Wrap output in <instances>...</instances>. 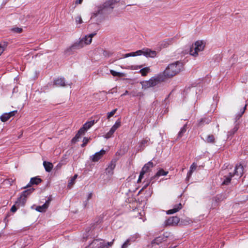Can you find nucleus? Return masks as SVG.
<instances>
[{"mask_svg": "<svg viewBox=\"0 0 248 248\" xmlns=\"http://www.w3.org/2000/svg\"><path fill=\"white\" fill-rule=\"evenodd\" d=\"M106 151L104 149L101 150L99 152L96 153L93 155L90 156V159L93 162H97L106 154Z\"/></svg>", "mask_w": 248, "mask_h": 248, "instance_id": "9b49d317", "label": "nucleus"}, {"mask_svg": "<svg viewBox=\"0 0 248 248\" xmlns=\"http://www.w3.org/2000/svg\"><path fill=\"white\" fill-rule=\"evenodd\" d=\"M78 177V175L77 174H75L74 175V176H73L68 181V185H67V187L69 188H71V187H72V186L75 183V182L76 181V179H77Z\"/></svg>", "mask_w": 248, "mask_h": 248, "instance_id": "cd10ccee", "label": "nucleus"}, {"mask_svg": "<svg viewBox=\"0 0 248 248\" xmlns=\"http://www.w3.org/2000/svg\"><path fill=\"white\" fill-rule=\"evenodd\" d=\"M103 244L101 243V239H93L85 248H102Z\"/></svg>", "mask_w": 248, "mask_h": 248, "instance_id": "1a4fd4ad", "label": "nucleus"}, {"mask_svg": "<svg viewBox=\"0 0 248 248\" xmlns=\"http://www.w3.org/2000/svg\"><path fill=\"white\" fill-rule=\"evenodd\" d=\"M61 166H62V164L59 163L57 165V167L58 168H61Z\"/></svg>", "mask_w": 248, "mask_h": 248, "instance_id": "864d4df0", "label": "nucleus"}, {"mask_svg": "<svg viewBox=\"0 0 248 248\" xmlns=\"http://www.w3.org/2000/svg\"><path fill=\"white\" fill-rule=\"evenodd\" d=\"M153 163L150 161H149L147 163L145 164L143 167L140 172V174L138 180V182H140L141 181V179L143 177L144 174L147 172L150 171L152 168L154 167Z\"/></svg>", "mask_w": 248, "mask_h": 248, "instance_id": "0eeeda50", "label": "nucleus"}, {"mask_svg": "<svg viewBox=\"0 0 248 248\" xmlns=\"http://www.w3.org/2000/svg\"><path fill=\"white\" fill-rule=\"evenodd\" d=\"M34 190L33 188H30L27 190H24L21 193V196L27 198V197Z\"/></svg>", "mask_w": 248, "mask_h": 248, "instance_id": "c756f323", "label": "nucleus"}, {"mask_svg": "<svg viewBox=\"0 0 248 248\" xmlns=\"http://www.w3.org/2000/svg\"><path fill=\"white\" fill-rule=\"evenodd\" d=\"M27 198L20 196V197L18 198L17 201L16 202V204L17 205V207L24 206L25 204Z\"/></svg>", "mask_w": 248, "mask_h": 248, "instance_id": "6ab92c4d", "label": "nucleus"}, {"mask_svg": "<svg viewBox=\"0 0 248 248\" xmlns=\"http://www.w3.org/2000/svg\"><path fill=\"white\" fill-rule=\"evenodd\" d=\"M95 123L94 120L86 122L80 129V133H85L86 131L91 127Z\"/></svg>", "mask_w": 248, "mask_h": 248, "instance_id": "2eb2a0df", "label": "nucleus"}, {"mask_svg": "<svg viewBox=\"0 0 248 248\" xmlns=\"http://www.w3.org/2000/svg\"><path fill=\"white\" fill-rule=\"evenodd\" d=\"M13 31L16 33H20L22 31V29L20 28H15L12 29Z\"/></svg>", "mask_w": 248, "mask_h": 248, "instance_id": "c03bdc74", "label": "nucleus"}, {"mask_svg": "<svg viewBox=\"0 0 248 248\" xmlns=\"http://www.w3.org/2000/svg\"><path fill=\"white\" fill-rule=\"evenodd\" d=\"M183 69V63L180 61L170 63L162 73L165 78H170L176 75Z\"/></svg>", "mask_w": 248, "mask_h": 248, "instance_id": "f03ea898", "label": "nucleus"}, {"mask_svg": "<svg viewBox=\"0 0 248 248\" xmlns=\"http://www.w3.org/2000/svg\"><path fill=\"white\" fill-rule=\"evenodd\" d=\"M9 119V116H8V114H7V113H4L0 116V120L2 122H6Z\"/></svg>", "mask_w": 248, "mask_h": 248, "instance_id": "4c0bfd02", "label": "nucleus"}, {"mask_svg": "<svg viewBox=\"0 0 248 248\" xmlns=\"http://www.w3.org/2000/svg\"><path fill=\"white\" fill-rule=\"evenodd\" d=\"M204 141L207 143H214L215 139L213 135H209L207 137L206 139Z\"/></svg>", "mask_w": 248, "mask_h": 248, "instance_id": "c85d7f7f", "label": "nucleus"}, {"mask_svg": "<svg viewBox=\"0 0 248 248\" xmlns=\"http://www.w3.org/2000/svg\"><path fill=\"white\" fill-rule=\"evenodd\" d=\"M243 170L244 168L242 165L240 164L239 165H237L235 167L234 172L232 173L233 175H236L239 177H240L243 174Z\"/></svg>", "mask_w": 248, "mask_h": 248, "instance_id": "4468645a", "label": "nucleus"}, {"mask_svg": "<svg viewBox=\"0 0 248 248\" xmlns=\"http://www.w3.org/2000/svg\"><path fill=\"white\" fill-rule=\"evenodd\" d=\"M85 133H80V129L78 130V133L76 135V136L73 138L72 140V141L73 143H75L78 141L79 138H80V136L84 134Z\"/></svg>", "mask_w": 248, "mask_h": 248, "instance_id": "2f4dec72", "label": "nucleus"}, {"mask_svg": "<svg viewBox=\"0 0 248 248\" xmlns=\"http://www.w3.org/2000/svg\"><path fill=\"white\" fill-rule=\"evenodd\" d=\"M187 125L185 124L182 128H181L180 131L178 133V136L179 138H181L183 136L184 133L186 132Z\"/></svg>", "mask_w": 248, "mask_h": 248, "instance_id": "c9c22d12", "label": "nucleus"}, {"mask_svg": "<svg viewBox=\"0 0 248 248\" xmlns=\"http://www.w3.org/2000/svg\"><path fill=\"white\" fill-rule=\"evenodd\" d=\"M156 52L155 51L151 50L149 49H143L141 50H138L136 52H133L129 53H126L124 55V58H127L129 57H135L143 55L146 57L154 58L156 56Z\"/></svg>", "mask_w": 248, "mask_h": 248, "instance_id": "7ed1b4c3", "label": "nucleus"}, {"mask_svg": "<svg viewBox=\"0 0 248 248\" xmlns=\"http://www.w3.org/2000/svg\"><path fill=\"white\" fill-rule=\"evenodd\" d=\"M212 120L211 117H205L202 118L200 121L198 122V125L199 126H203L204 124H209Z\"/></svg>", "mask_w": 248, "mask_h": 248, "instance_id": "412c9836", "label": "nucleus"}, {"mask_svg": "<svg viewBox=\"0 0 248 248\" xmlns=\"http://www.w3.org/2000/svg\"><path fill=\"white\" fill-rule=\"evenodd\" d=\"M76 22L77 24H81L82 22V20L80 16H78L76 18Z\"/></svg>", "mask_w": 248, "mask_h": 248, "instance_id": "79ce46f5", "label": "nucleus"}, {"mask_svg": "<svg viewBox=\"0 0 248 248\" xmlns=\"http://www.w3.org/2000/svg\"><path fill=\"white\" fill-rule=\"evenodd\" d=\"M233 176V174L232 172H229L228 174L224 176L222 185H228L230 183L231 179Z\"/></svg>", "mask_w": 248, "mask_h": 248, "instance_id": "aec40b11", "label": "nucleus"}, {"mask_svg": "<svg viewBox=\"0 0 248 248\" xmlns=\"http://www.w3.org/2000/svg\"><path fill=\"white\" fill-rule=\"evenodd\" d=\"M150 139L145 138L140 142V150H143L144 147L149 144Z\"/></svg>", "mask_w": 248, "mask_h": 248, "instance_id": "393cba45", "label": "nucleus"}, {"mask_svg": "<svg viewBox=\"0 0 248 248\" xmlns=\"http://www.w3.org/2000/svg\"><path fill=\"white\" fill-rule=\"evenodd\" d=\"M17 112V111H12L9 113H7V114H8V116H9V118H10L11 117L14 116L15 114Z\"/></svg>", "mask_w": 248, "mask_h": 248, "instance_id": "49530a36", "label": "nucleus"}, {"mask_svg": "<svg viewBox=\"0 0 248 248\" xmlns=\"http://www.w3.org/2000/svg\"><path fill=\"white\" fill-rule=\"evenodd\" d=\"M165 79V78L163 74H160L157 76L152 78L148 81L144 82L143 86L146 88L154 87L164 81Z\"/></svg>", "mask_w": 248, "mask_h": 248, "instance_id": "39448f33", "label": "nucleus"}, {"mask_svg": "<svg viewBox=\"0 0 248 248\" xmlns=\"http://www.w3.org/2000/svg\"><path fill=\"white\" fill-rule=\"evenodd\" d=\"M83 0H77L76 1V4H81Z\"/></svg>", "mask_w": 248, "mask_h": 248, "instance_id": "3c124183", "label": "nucleus"}, {"mask_svg": "<svg viewBox=\"0 0 248 248\" xmlns=\"http://www.w3.org/2000/svg\"><path fill=\"white\" fill-rule=\"evenodd\" d=\"M197 168V164L195 163H193L190 166V170L187 173V177H186V180H188L190 177L192 175V173L193 172V171L196 170Z\"/></svg>", "mask_w": 248, "mask_h": 248, "instance_id": "b1692460", "label": "nucleus"}, {"mask_svg": "<svg viewBox=\"0 0 248 248\" xmlns=\"http://www.w3.org/2000/svg\"><path fill=\"white\" fill-rule=\"evenodd\" d=\"M215 199H216V201H217V200H219V198L217 196L216 198H215Z\"/></svg>", "mask_w": 248, "mask_h": 248, "instance_id": "5fc2aeb1", "label": "nucleus"}, {"mask_svg": "<svg viewBox=\"0 0 248 248\" xmlns=\"http://www.w3.org/2000/svg\"><path fill=\"white\" fill-rule=\"evenodd\" d=\"M121 126V122L117 121L115 122V124L112 126L110 130L105 135L106 139L110 138L113 134L114 132Z\"/></svg>", "mask_w": 248, "mask_h": 248, "instance_id": "6e6552de", "label": "nucleus"}, {"mask_svg": "<svg viewBox=\"0 0 248 248\" xmlns=\"http://www.w3.org/2000/svg\"><path fill=\"white\" fill-rule=\"evenodd\" d=\"M168 173V171H165L163 169H160L151 178V181H152V183H154L159 177L161 176L167 175Z\"/></svg>", "mask_w": 248, "mask_h": 248, "instance_id": "f8f14e48", "label": "nucleus"}, {"mask_svg": "<svg viewBox=\"0 0 248 248\" xmlns=\"http://www.w3.org/2000/svg\"><path fill=\"white\" fill-rule=\"evenodd\" d=\"M110 72L113 76H117L119 77H122L124 76V74L123 73L118 72L113 70H110Z\"/></svg>", "mask_w": 248, "mask_h": 248, "instance_id": "e433bc0d", "label": "nucleus"}, {"mask_svg": "<svg viewBox=\"0 0 248 248\" xmlns=\"http://www.w3.org/2000/svg\"><path fill=\"white\" fill-rule=\"evenodd\" d=\"M19 207H17V205L16 204V203L12 206V207L11 208V211L12 212H15L17 208H19Z\"/></svg>", "mask_w": 248, "mask_h": 248, "instance_id": "a18cd8bd", "label": "nucleus"}, {"mask_svg": "<svg viewBox=\"0 0 248 248\" xmlns=\"http://www.w3.org/2000/svg\"><path fill=\"white\" fill-rule=\"evenodd\" d=\"M54 84L57 87H64L66 84L63 78H58L54 80Z\"/></svg>", "mask_w": 248, "mask_h": 248, "instance_id": "f3484780", "label": "nucleus"}, {"mask_svg": "<svg viewBox=\"0 0 248 248\" xmlns=\"http://www.w3.org/2000/svg\"><path fill=\"white\" fill-rule=\"evenodd\" d=\"M50 202V199H48L42 205L37 206L35 210L39 212H45L49 206Z\"/></svg>", "mask_w": 248, "mask_h": 248, "instance_id": "ddd939ff", "label": "nucleus"}, {"mask_svg": "<svg viewBox=\"0 0 248 248\" xmlns=\"http://www.w3.org/2000/svg\"><path fill=\"white\" fill-rule=\"evenodd\" d=\"M239 128V126L237 124H236L234 127L231 130L229 131L228 132L227 136L228 138L230 136H232L233 135H234L238 130Z\"/></svg>", "mask_w": 248, "mask_h": 248, "instance_id": "bb28decb", "label": "nucleus"}, {"mask_svg": "<svg viewBox=\"0 0 248 248\" xmlns=\"http://www.w3.org/2000/svg\"><path fill=\"white\" fill-rule=\"evenodd\" d=\"M117 111V109H114L112 110L111 112H108V119L110 118L111 117L113 116L114 114L116 113Z\"/></svg>", "mask_w": 248, "mask_h": 248, "instance_id": "a19ab883", "label": "nucleus"}, {"mask_svg": "<svg viewBox=\"0 0 248 248\" xmlns=\"http://www.w3.org/2000/svg\"><path fill=\"white\" fill-rule=\"evenodd\" d=\"M96 34V33H93L90 34L89 35H86L85 36V40H87V39H89V41H86V43L87 44H90L92 41V38Z\"/></svg>", "mask_w": 248, "mask_h": 248, "instance_id": "473e14b6", "label": "nucleus"}, {"mask_svg": "<svg viewBox=\"0 0 248 248\" xmlns=\"http://www.w3.org/2000/svg\"><path fill=\"white\" fill-rule=\"evenodd\" d=\"M139 68H141L142 67V66L141 65H140L139 66Z\"/></svg>", "mask_w": 248, "mask_h": 248, "instance_id": "6e6d98bb", "label": "nucleus"}, {"mask_svg": "<svg viewBox=\"0 0 248 248\" xmlns=\"http://www.w3.org/2000/svg\"><path fill=\"white\" fill-rule=\"evenodd\" d=\"M246 107H247V105H245V106L243 108L242 110L241 111V112L240 113H239V114H238L239 117H241L242 116V115L244 113L245 110L246 109Z\"/></svg>", "mask_w": 248, "mask_h": 248, "instance_id": "de8ad7c7", "label": "nucleus"}, {"mask_svg": "<svg viewBox=\"0 0 248 248\" xmlns=\"http://www.w3.org/2000/svg\"><path fill=\"white\" fill-rule=\"evenodd\" d=\"M180 221V219L177 217H171L167 219L164 223L165 226H175Z\"/></svg>", "mask_w": 248, "mask_h": 248, "instance_id": "9d476101", "label": "nucleus"}, {"mask_svg": "<svg viewBox=\"0 0 248 248\" xmlns=\"http://www.w3.org/2000/svg\"><path fill=\"white\" fill-rule=\"evenodd\" d=\"M89 140V139L85 137L83 140V143L82 144L81 146L82 147H85L86 145V144H87V143L88 142Z\"/></svg>", "mask_w": 248, "mask_h": 248, "instance_id": "37998d69", "label": "nucleus"}, {"mask_svg": "<svg viewBox=\"0 0 248 248\" xmlns=\"http://www.w3.org/2000/svg\"><path fill=\"white\" fill-rule=\"evenodd\" d=\"M114 241V239H113L111 242L106 243L104 241L101 240V243L104 246L102 248H108L109 247H111L113 244Z\"/></svg>", "mask_w": 248, "mask_h": 248, "instance_id": "7c9ffc66", "label": "nucleus"}, {"mask_svg": "<svg viewBox=\"0 0 248 248\" xmlns=\"http://www.w3.org/2000/svg\"><path fill=\"white\" fill-rule=\"evenodd\" d=\"M182 208V205L181 203L176 204L173 206L172 209L168 210L167 211V214L169 215L175 213L181 209Z\"/></svg>", "mask_w": 248, "mask_h": 248, "instance_id": "a211bd4d", "label": "nucleus"}, {"mask_svg": "<svg viewBox=\"0 0 248 248\" xmlns=\"http://www.w3.org/2000/svg\"><path fill=\"white\" fill-rule=\"evenodd\" d=\"M92 197V193H89L88 195V197H87V200H89Z\"/></svg>", "mask_w": 248, "mask_h": 248, "instance_id": "8fccbe9b", "label": "nucleus"}, {"mask_svg": "<svg viewBox=\"0 0 248 248\" xmlns=\"http://www.w3.org/2000/svg\"><path fill=\"white\" fill-rule=\"evenodd\" d=\"M153 181H150L149 182L147 183L143 187L142 189L145 188L146 187H147L150 183H152Z\"/></svg>", "mask_w": 248, "mask_h": 248, "instance_id": "09e8293b", "label": "nucleus"}, {"mask_svg": "<svg viewBox=\"0 0 248 248\" xmlns=\"http://www.w3.org/2000/svg\"><path fill=\"white\" fill-rule=\"evenodd\" d=\"M43 165L45 170L47 172H50L53 167V165L51 163L46 161H44Z\"/></svg>", "mask_w": 248, "mask_h": 248, "instance_id": "5701e85b", "label": "nucleus"}, {"mask_svg": "<svg viewBox=\"0 0 248 248\" xmlns=\"http://www.w3.org/2000/svg\"><path fill=\"white\" fill-rule=\"evenodd\" d=\"M7 44L5 43H4L3 45L0 44V56L2 54Z\"/></svg>", "mask_w": 248, "mask_h": 248, "instance_id": "ea45409f", "label": "nucleus"}, {"mask_svg": "<svg viewBox=\"0 0 248 248\" xmlns=\"http://www.w3.org/2000/svg\"><path fill=\"white\" fill-rule=\"evenodd\" d=\"M150 68L149 67H147L141 69L140 70V73H141L142 76H146L147 74L150 72Z\"/></svg>", "mask_w": 248, "mask_h": 248, "instance_id": "72a5a7b5", "label": "nucleus"}, {"mask_svg": "<svg viewBox=\"0 0 248 248\" xmlns=\"http://www.w3.org/2000/svg\"><path fill=\"white\" fill-rule=\"evenodd\" d=\"M119 1L120 0H109L98 6L93 13L91 19L93 20L97 18L95 20L97 22L100 21L103 15L110 13L114 8L115 4Z\"/></svg>", "mask_w": 248, "mask_h": 248, "instance_id": "f257e3e1", "label": "nucleus"}, {"mask_svg": "<svg viewBox=\"0 0 248 248\" xmlns=\"http://www.w3.org/2000/svg\"><path fill=\"white\" fill-rule=\"evenodd\" d=\"M131 243L127 239H126V241L121 246V248H127L128 246L131 245Z\"/></svg>", "mask_w": 248, "mask_h": 248, "instance_id": "58836bf2", "label": "nucleus"}, {"mask_svg": "<svg viewBox=\"0 0 248 248\" xmlns=\"http://www.w3.org/2000/svg\"><path fill=\"white\" fill-rule=\"evenodd\" d=\"M139 237V235L137 233L131 235L127 239L131 243L134 242L136 239Z\"/></svg>", "mask_w": 248, "mask_h": 248, "instance_id": "f704fd0d", "label": "nucleus"}, {"mask_svg": "<svg viewBox=\"0 0 248 248\" xmlns=\"http://www.w3.org/2000/svg\"><path fill=\"white\" fill-rule=\"evenodd\" d=\"M164 239V237H162V236H158L156 238H155L154 240H153L152 242V245H154V244H156V245H159L160 243H161L163 241V239Z\"/></svg>", "mask_w": 248, "mask_h": 248, "instance_id": "a878e982", "label": "nucleus"}, {"mask_svg": "<svg viewBox=\"0 0 248 248\" xmlns=\"http://www.w3.org/2000/svg\"><path fill=\"white\" fill-rule=\"evenodd\" d=\"M204 46L202 41H198L192 46L190 49V55L196 57L200 51H202L204 49Z\"/></svg>", "mask_w": 248, "mask_h": 248, "instance_id": "423d86ee", "label": "nucleus"}, {"mask_svg": "<svg viewBox=\"0 0 248 248\" xmlns=\"http://www.w3.org/2000/svg\"><path fill=\"white\" fill-rule=\"evenodd\" d=\"M128 93V92L127 91H126L124 93L122 94V96H124V95L127 94Z\"/></svg>", "mask_w": 248, "mask_h": 248, "instance_id": "603ef678", "label": "nucleus"}, {"mask_svg": "<svg viewBox=\"0 0 248 248\" xmlns=\"http://www.w3.org/2000/svg\"><path fill=\"white\" fill-rule=\"evenodd\" d=\"M41 181L42 180L38 177H32L31 179L30 183L26 186H24V188H28L30 187L31 185H38L41 183Z\"/></svg>", "mask_w": 248, "mask_h": 248, "instance_id": "dca6fc26", "label": "nucleus"}, {"mask_svg": "<svg viewBox=\"0 0 248 248\" xmlns=\"http://www.w3.org/2000/svg\"><path fill=\"white\" fill-rule=\"evenodd\" d=\"M115 167V164L111 162L108 167L106 169V173L109 175H112L113 174V170Z\"/></svg>", "mask_w": 248, "mask_h": 248, "instance_id": "4be33fe9", "label": "nucleus"}, {"mask_svg": "<svg viewBox=\"0 0 248 248\" xmlns=\"http://www.w3.org/2000/svg\"><path fill=\"white\" fill-rule=\"evenodd\" d=\"M89 41V39H87L86 40L85 37L83 38L79 41L75 43L73 45L67 48L64 51L65 53L68 55L72 54L75 50L80 49L83 47L85 45H87L86 43V41Z\"/></svg>", "mask_w": 248, "mask_h": 248, "instance_id": "20e7f679", "label": "nucleus"}]
</instances>
